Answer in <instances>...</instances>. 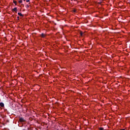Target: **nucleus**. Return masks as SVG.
I'll list each match as a JSON object with an SVG mask.
<instances>
[{
    "label": "nucleus",
    "mask_w": 130,
    "mask_h": 130,
    "mask_svg": "<svg viewBox=\"0 0 130 130\" xmlns=\"http://www.w3.org/2000/svg\"><path fill=\"white\" fill-rule=\"evenodd\" d=\"M18 11V9L17 7L14 8L13 9H12V12H15V13H17Z\"/></svg>",
    "instance_id": "2"
},
{
    "label": "nucleus",
    "mask_w": 130,
    "mask_h": 130,
    "mask_svg": "<svg viewBox=\"0 0 130 130\" xmlns=\"http://www.w3.org/2000/svg\"><path fill=\"white\" fill-rule=\"evenodd\" d=\"M23 130H26V129H23Z\"/></svg>",
    "instance_id": "14"
},
{
    "label": "nucleus",
    "mask_w": 130,
    "mask_h": 130,
    "mask_svg": "<svg viewBox=\"0 0 130 130\" xmlns=\"http://www.w3.org/2000/svg\"><path fill=\"white\" fill-rule=\"evenodd\" d=\"M46 35L43 33L41 34L40 35V37H42V38H45L46 37Z\"/></svg>",
    "instance_id": "3"
},
{
    "label": "nucleus",
    "mask_w": 130,
    "mask_h": 130,
    "mask_svg": "<svg viewBox=\"0 0 130 130\" xmlns=\"http://www.w3.org/2000/svg\"><path fill=\"white\" fill-rule=\"evenodd\" d=\"M20 122H25L26 120L24 119V118H19Z\"/></svg>",
    "instance_id": "1"
},
{
    "label": "nucleus",
    "mask_w": 130,
    "mask_h": 130,
    "mask_svg": "<svg viewBox=\"0 0 130 130\" xmlns=\"http://www.w3.org/2000/svg\"><path fill=\"white\" fill-rule=\"evenodd\" d=\"M17 19V20H20V17L18 16Z\"/></svg>",
    "instance_id": "11"
},
{
    "label": "nucleus",
    "mask_w": 130,
    "mask_h": 130,
    "mask_svg": "<svg viewBox=\"0 0 130 130\" xmlns=\"http://www.w3.org/2000/svg\"><path fill=\"white\" fill-rule=\"evenodd\" d=\"M18 15L20 17H24V15H23V14H22L21 13H18Z\"/></svg>",
    "instance_id": "5"
},
{
    "label": "nucleus",
    "mask_w": 130,
    "mask_h": 130,
    "mask_svg": "<svg viewBox=\"0 0 130 130\" xmlns=\"http://www.w3.org/2000/svg\"><path fill=\"white\" fill-rule=\"evenodd\" d=\"M80 36H83V34H84L83 33V32L80 31Z\"/></svg>",
    "instance_id": "7"
},
{
    "label": "nucleus",
    "mask_w": 130,
    "mask_h": 130,
    "mask_svg": "<svg viewBox=\"0 0 130 130\" xmlns=\"http://www.w3.org/2000/svg\"><path fill=\"white\" fill-rule=\"evenodd\" d=\"M13 3H14V4H15V5L16 6H17V1H13Z\"/></svg>",
    "instance_id": "6"
},
{
    "label": "nucleus",
    "mask_w": 130,
    "mask_h": 130,
    "mask_svg": "<svg viewBox=\"0 0 130 130\" xmlns=\"http://www.w3.org/2000/svg\"><path fill=\"white\" fill-rule=\"evenodd\" d=\"M121 130H125V129H122Z\"/></svg>",
    "instance_id": "13"
},
{
    "label": "nucleus",
    "mask_w": 130,
    "mask_h": 130,
    "mask_svg": "<svg viewBox=\"0 0 130 130\" xmlns=\"http://www.w3.org/2000/svg\"><path fill=\"white\" fill-rule=\"evenodd\" d=\"M26 3H29L30 2V0H26Z\"/></svg>",
    "instance_id": "10"
},
{
    "label": "nucleus",
    "mask_w": 130,
    "mask_h": 130,
    "mask_svg": "<svg viewBox=\"0 0 130 130\" xmlns=\"http://www.w3.org/2000/svg\"><path fill=\"white\" fill-rule=\"evenodd\" d=\"M104 128L103 127H101L100 128V130H104Z\"/></svg>",
    "instance_id": "9"
},
{
    "label": "nucleus",
    "mask_w": 130,
    "mask_h": 130,
    "mask_svg": "<svg viewBox=\"0 0 130 130\" xmlns=\"http://www.w3.org/2000/svg\"><path fill=\"white\" fill-rule=\"evenodd\" d=\"M0 106L1 107H5V104L4 103H0Z\"/></svg>",
    "instance_id": "4"
},
{
    "label": "nucleus",
    "mask_w": 130,
    "mask_h": 130,
    "mask_svg": "<svg viewBox=\"0 0 130 130\" xmlns=\"http://www.w3.org/2000/svg\"><path fill=\"white\" fill-rule=\"evenodd\" d=\"M29 5H26V8H29Z\"/></svg>",
    "instance_id": "12"
},
{
    "label": "nucleus",
    "mask_w": 130,
    "mask_h": 130,
    "mask_svg": "<svg viewBox=\"0 0 130 130\" xmlns=\"http://www.w3.org/2000/svg\"><path fill=\"white\" fill-rule=\"evenodd\" d=\"M19 4H22L23 3V1L22 0H20L19 1Z\"/></svg>",
    "instance_id": "8"
}]
</instances>
